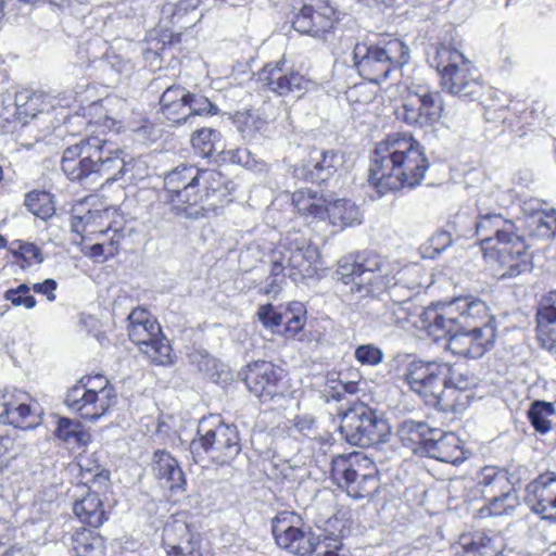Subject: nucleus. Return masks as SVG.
I'll use <instances>...</instances> for the list:
<instances>
[{"label":"nucleus","mask_w":556,"mask_h":556,"mask_svg":"<svg viewBox=\"0 0 556 556\" xmlns=\"http://www.w3.org/2000/svg\"><path fill=\"white\" fill-rule=\"evenodd\" d=\"M428 167L429 162L420 142L408 132H395L376 146L368 180L383 194L419 185Z\"/></svg>","instance_id":"nucleus-1"},{"label":"nucleus","mask_w":556,"mask_h":556,"mask_svg":"<svg viewBox=\"0 0 556 556\" xmlns=\"http://www.w3.org/2000/svg\"><path fill=\"white\" fill-rule=\"evenodd\" d=\"M62 169L71 180L101 177L105 182L123 177L129 181L139 180L148 174L144 161L127 159L124 150L98 136L66 148L62 156Z\"/></svg>","instance_id":"nucleus-2"},{"label":"nucleus","mask_w":556,"mask_h":556,"mask_svg":"<svg viewBox=\"0 0 556 556\" xmlns=\"http://www.w3.org/2000/svg\"><path fill=\"white\" fill-rule=\"evenodd\" d=\"M475 229L483 257L500 279L532 270V254L511 220L480 211Z\"/></svg>","instance_id":"nucleus-3"},{"label":"nucleus","mask_w":556,"mask_h":556,"mask_svg":"<svg viewBox=\"0 0 556 556\" xmlns=\"http://www.w3.org/2000/svg\"><path fill=\"white\" fill-rule=\"evenodd\" d=\"M223 184V175L216 169L179 165L164 178L165 200L177 214L195 219L228 201Z\"/></svg>","instance_id":"nucleus-4"},{"label":"nucleus","mask_w":556,"mask_h":556,"mask_svg":"<svg viewBox=\"0 0 556 556\" xmlns=\"http://www.w3.org/2000/svg\"><path fill=\"white\" fill-rule=\"evenodd\" d=\"M401 378L426 404L439 410L459 413L468 404L467 384L452 383V367L446 363L409 359Z\"/></svg>","instance_id":"nucleus-5"},{"label":"nucleus","mask_w":556,"mask_h":556,"mask_svg":"<svg viewBox=\"0 0 556 556\" xmlns=\"http://www.w3.org/2000/svg\"><path fill=\"white\" fill-rule=\"evenodd\" d=\"M402 273L400 265L387 257L369 253L357 260L342 257L337 274L340 280L350 286V291L359 298L375 296L396 283Z\"/></svg>","instance_id":"nucleus-6"},{"label":"nucleus","mask_w":556,"mask_h":556,"mask_svg":"<svg viewBox=\"0 0 556 556\" xmlns=\"http://www.w3.org/2000/svg\"><path fill=\"white\" fill-rule=\"evenodd\" d=\"M420 317L422 327L434 339H440V332L492 324L485 303L473 298L456 299L441 309L428 307Z\"/></svg>","instance_id":"nucleus-7"},{"label":"nucleus","mask_w":556,"mask_h":556,"mask_svg":"<svg viewBox=\"0 0 556 556\" xmlns=\"http://www.w3.org/2000/svg\"><path fill=\"white\" fill-rule=\"evenodd\" d=\"M408 60V47L395 37L384 38L375 46L357 43L354 48V64L359 74L376 84L386 80Z\"/></svg>","instance_id":"nucleus-8"},{"label":"nucleus","mask_w":556,"mask_h":556,"mask_svg":"<svg viewBox=\"0 0 556 556\" xmlns=\"http://www.w3.org/2000/svg\"><path fill=\"white\" fill-rule=\"evenodd\" d=\"M433 62L440 73L443 89L469 100L481 96L482 83L472 63L460 51L448 45H440Z\"/></svg>","instance_id":"nucleus-9"},{"label":"nucleus","mask_w":556,"mask_h":556,"mask_svg":"<svg viewBox=\"0 0 556 556\" xmlns=\"http://www.w3.org/2000/svg\"><path fill=\"white\" fill-rule=\"evenodd\" d=\"M117 394L115 388L102 375L84 376L65 397L66 406L88 420H98L115 406Z\"/></svg>","instance_id":"nucleus-10"},{"label":"nucleus","mask_w":556,"mask_h":556,"mask_svg":"<svg viewBox=\"0 0 556 556\" xmlns=\"http://www.w3.org/2000/svg\"><path fill=\"white\" fill-rule=\"evenodd\" d=\"M331 477L354 500L371 497L379 486L376 465L362 454L336 457Z\"/></svg>","instance_id":"nucleus-11"},{"label":"nucleus","mask_w":556,"mask_h":556,"mask_svg":"<svg viewBox=\"0 0 556 556\" xmlns=\"http://www.w3.org/2000/svg\"><path fill=\"white\" fill-rule=\"evenodd\" d=\"M442 112L443 102L440 92L432 91L421 84L403 85L401 104L394 109L399 121L407 126L419 128L434 125L441 118Z\"/></svg>","instance_id":"nucleus-12"},{"label":"nucleus","mask_w":556,"mask_h":556,"mask_svg":"<svg viewBox=\"0 0 556 556\" xmlns=\"http://www.w3.org/2000/svg\"><path fill=\"white\" fill-rule=\"evenodd\" d=\"M276 276L288 270L289 277L299 282L313 278L319 269V251L303 237H287L270 254Z\"/></svg>","instance_id":"nucleus-13"},{"label":"nucleus","mask_w":556,"mask_h":556,"mask_svg":"<svg viewBox=\"0 0 556 556\" xmlns=\"http://www.w3.org/2000/svg\"><path fill=\"white\" fill-rule=\"evenodd\" d=\"M128 336L152 363H173L169 342L162 336L159 323L147 309L138 307L131 311L128 316Z\"/></svg>","instance_id":"nucleus-14"},{"label":"nucleus","mask_w":556,"mask_h":556,"mask_svg":"<svg viewBox=\"0 0 556 556\" xmlns=\"http://www.w3.org/2000/svg\"><path fill=\"white\" fill-rule=\"evenodd\" d=\"M195 462L205 457L216 465L230 464L241 452L240 435L237 427L219 424L202 433L190 443Z\"/></svg>","instance_id":"nucleus-15"},{"label":"nucleus","mask_w":556,"mask_h":556,"mask_svg":"<svg viewBox=\"0 0 556 556\" xmlns=\"http://www.w3.org/2000/svg\"><path fill=\"white\" fill-rule=\"evenodd\" d=\"M339 429L352 445L379 444L390 434L389 424L363 404L343 413Z\"/></svg>","instance_id":"nucleus-16"},{"label":"nucleus","mask_w":556,"mask_h":556,"mask_svg":"<svg viewBox=\"0 0 556 556\" xmlns=\"http://www.w3.org/2000/svg\"><path fill=\"white\" fill-rule=\"evenodd\" d=\"M161 112L173 123L186 122L195 115H215L217 106L206 97L193 94L181 86L168 87L160 99Z\"/></svg>","instance_id":"nucleus-17"},{"label":"nucleus","mask_w":556,"mask_h":556,"mask_svg":"<svg viewBox=\"0 0 556 556\" xmlns=\"http://www.w3.org/2000/svg\"><path fill=\"white\" fill-rule=\"evenodd\" d=\"M257 79L263 87L278 96H303L314 90L317 84L300 72L286 66L285 58L265 64L257 73Z\"/></svg>","instance_id":"nucleus-18"},{"label":"nucleus","mask_w":556,"mask_h":556,"mask_svg":"<svg viewBox=\"0 0 556 556\" xmlns=\"http://www.w3.org/2000/svg\"><path fill=\"white\" fill-rule=\"evenodd\" d=\"M448 336L447 349L455 355L478 358L491 350L495 343L496 329L493 324L473 325L472 328L440 332V338Z\"/></svg>","instance_id":"nucleus-19"},{"label":"nucleus","mask_w":556,"mask_h":556,"mask_svg":"<svg viewBox=\"0 0 556 556\" xmlns=\"http://www.w3.org/2000/svg\"><path fill=\"white\" fill-rule=\"evenodd\" d=\"M200 0H177L162 8L161 27L164 29L162 41L170 46L181 41L182 29L197 25L203 17L199 11Z\"/></svg>","instance_id":"nucleus-20"},{"label":"nucleus","mask_w":556,"mask_h":556,"mask_svg":"<svg viewBox=\"0 0 556 556\" xmlns=\"http://www.w3.org/2000/svg\"><path fill=\"white\" fill-rule=\"evenodd\" d=\"M300 525L301 519L296 514L279 513L273 520V534L280 548L294 555L309 556L316 542L313 541L312 533L305 532Z\"/></svg>","instance_id":"nucleus-21"},{"label":"nucleus","mask_w":556,"mask_h":556,"mask_svg":"<svg viewBox=\"0 0 556 556\" xmlns=\"http://www.w3.org/2000/svg\"><path fill=\"white\" fill-rule=\"evenodd\" d=\"M244 381L249 390L263 402L283 396L288 392L283 369L270 362L257 361L249 365Z\"/></svg>","instance_id":"nucleus-22"},{"label":"nucleus","mask_w":556,"mask_h":556,"mask_svg":"<svg viewBox=\"0 0 556 556\" xmlns=\"http://www.w3.org/2000/svg\"><path fill=\"white\" fill-rule=\"evenodd\" d=\"M0 421L15 428L33 429L40 424V409L30 395L17 389H5L0 396Z\"/></svg>","instance_id":"nucleus-23"},{"label":"nucleus","mask_w":556,"mask_h":556,"mask_svg":"<svg viewBox=\"0 0 556 556\" xmlns=\"http://www.w3.org/2000/svg\"><path fill=\"white\" fill-rule=\"evenodd\" d=\"M526 502L542 519L556 522V473L545 472L526 488Z\"/></svg>","instance_id":"nucleus-24"},{"label":"nucleus","mask_w":556,"mask_h":556,"mask_svg":"<svg viewBox=\"0 0 556 556\" xmlns=\"http://www.w3.org/2000/svg\"><path fill=\"white\" fill-rule=\"evenodd\" d=\"M84 218L88 235L113 232L110 239L109 254L114 255L117 247L123 238L122 217L115 207H106L104 210L88 211L80 215Z\"/></svg>","instance_id":"nucleus-25"},{"label":"nucleus","mask_w":556,"mask_h":556,"mask_svg":"<svg viewBox=\"0 0 556 556\" xmlns=\"http://www.w3.org/2000/svg\"><path fill=\"white\" fill-rule=\"evenodd\" d=\"M164 544L170 549L168 556H202L198 535L181 520L167 522L163 529Z\"/></svg>","instance_id":"nucleus-26"},{"label":"nucleus","mask_w":556,"mask_h":556,"mask_svg":"<svg viewBox=\"0 0 556 556\" xmlns=\"http://www.w3.org/2000/svg\"><path fill=\"white\" fill-rule=\"evenodd\" d=\"M333 14L332 8L327 5L318 9H314L312 5H303L295 14L292 25L301 34L320 38L332 29L334 24Z\"/></svg>","instance_id":"nucleus-27"},{"label":"nucleus","mask_w":556,"mask_h":556,"mask_svg":"<svg viewBox=\"0 0 556 556\" xmlns=\"http://www.w3.org/2000/svg\"><path fill=\"white\" fill-rule=\"evenodd\" d=\"M425 453L431 458L450 464H458L466 458L460 439L453 432H443L440 429H433Z\"/></svg>","instance_id":"nucleus-28"},{"label":"nucleus","mask_w":556,"mask_h":556,"mask_svg":"<svg viewBox=\"0 0 556 556\" xmlns=\"http://www.w3.org/2000/svg\"><path fill=\"white\" fill-rule=\"evenodd\" d=\"M151 470L162 488L169 490H184L186 479L178 462L166 451L154 452Z\"/></svg>","instance_id":"nucleus-29"},{"label":"nucleus","mask_w":556,"mask_h":556,"mask_svg":"<svg viewBox=\"0 0 556 556\" xmlns=\"http://www.w3.org/2000/svg\"><path fill=\"white\" fill-rule=\"evenodd\" d=\"M536 320L538 338L542 346L556 353V295L552 292L542 299Z\"/></svg>","instance_id":"nucleus-30"},{"label":"nucleus","mask_w":556,"mask_h":556,"mask_svg":"<svg viewBox=\"0 0 556 556\" xmlns=\"http://www.w3.org/2000/svg\"><path fill=\"white\" fill-rule=\"evenodd\" d=\"M458 556H502L503 544L498 536H490L483 532L463 534L459 538Z\"/></svg>","instance_id":"nucleus-31"},{"label":"nucleus","mask_w":556,"mask_h":556,"mask_svg":"<svg viewBox=\"0 0 556 556\" xmlns=\"http://www.w3.org/2000/svg\"><path fill=\"white\" fill-rule=\"evenodd\" d=\"M90 114L96 117L94 124L110 130L121 128V116L126 110V101L117 96H109L90 105Z\"/></svg>","instance_id":"nucleus-32"},{"label":"nucleus","mask_w":556,"mask_h":556,"mask_svg":"<svg viewBox=\"0 0 556 556\" xmlns=\"http://www.w3.org/2000/svg\"><path fill=\"white\" fill-rule=\"evenodd\" d=\"M477 486L484 502L515 491L506 472L495 467H484L480 471Z\"/></svg>","instance_id":"nucleus-33"},{"label":"nucleus","mask_w":556,"mask_h":556,"mask_svg":"<svg viewBox=\"0 0 556 556\" xmlns=\"http://www.w3.org/2000/svg\"><path fill=\"white\" fill-rule=\"evenodd\" d=\"M292 202L299 214L312 219L326 218L330 201L312 189H300L292 194Z\"/></svg>","instance_id":"nucleus-34"},{"label":"nucleus","mask_w":556,"mask_h":556,"mask_svg":"<svg viewBox=\"0 0 556 556\" xmlns=\"http://www.w3.org/2000/svg\"><path fill=\"white\" fill-rule=\"evenodd\" d=\"M330 225L344 229L362 223L361 210L355 203L346 199L330 201L326 214Z\"/></svg>","instance_id":"nucleus-35"},{"label":"nucleus","mask_w":556,"mask_h":556,"mask_svg":"<svg viewBox=\"0 0 556 556\" xmlns=\"http://www.w3.org/2000/svg\"><path fill=\"white\" fill-rule=\"evenodd\" d=\"M73 510L81 522L93 528L100 527L105 520L103 504L96 491L88 492L83 498L76 501Z\"/></svg>","instance_id":"nucleus-36"},{"label":"nucleus","mask_w":556,"mask_h":556,"mask_svg":"<svg viewBox=\"0 0 556 556\" xmlns=\"http://www.w3.org/2000/svg\"><path fill=\"white\" fill-rule=\"evenodd\" d=\"M433 429L425 422H416L413 420L404 421L399 428V437L403 445L409 447L414 452L426 451L428 440Z\"/></svg>","instance_id":"nucleus-37"},{"label":"nucleus","mask_w":556,"mask_h":556,"mask_svg":"<svg viewBox=\"0 0 556 556\" xmlns=\"http://www.w3.org/2000/svg\"><path fill=\"white\" fill-rule=\"evenodd\" d=\"M526 227L531 237L551 239L556 233V211H538L526 219Z\"/></svg>","instance_id":"nucleus-38"},{"label":"nucleus","mask_w":556,"mask_h":556,"mask_svg":"<svg viewBox=\"0 0 556 556\" xmlns=\"http://www.w3.org/2000/svg\"><path fill=\"white\" fill-rule=\"evenodd\" d=\"M47 96L29 91H21L15 96V101L20 111L22 125L28 123L29 118L46 110Z\"/></svg>","instance_id":"nucleus-39"},{"label":"nucleus","mask_w":556,"mask_h":556,"mask_svg":"<svg viewBox=\"0 0 556 556\" xmlns=\"http://www.w3.org/2000/svg\"><path fill=\"white\" fill-rule=\"evenodd\" d=\"M191 143L194 150L203 157L224 150L219 132L212 128L197 130L191 137Z\"/></svg>","instance_id":"nucleus-40"},{"label":"nucleus","mask_w":556,"mask_h":556,"mask_svg":"<svg viewBox=\"0 0 556 556\" xmlns=\"http://www.w3.org/2000/svg\"><path fill=\"white\" fill-rule=\"evenodd\" d=\"M519 505V498L516 491L500 495L494 500L484 502V505L479 509L480 517L502 516L511 514Z\"/></svg>","instance_id":"nucleus-41"},{"label":"nucleus","mask_w":556,"mask_h":556,"mask_svg":"<svg viewBox=\"0 0 556 556\" xmlns=\"http://www.w3.org/2000/svg\"><path fill=\"white\" fill-rule=\"evenodd\" d=\"M77 466L80 469L85 484H90V488L106 485L109 473L102 470L98 462L91 459V456L79 455L77 457Z\"/></svg>","instance_id":"nucleus-42"},{"label":"nucleus","mask_w":556,"mask_h":556,"mask_svg":"<svg viewBox=\"0 0 556 556\" xmlns=\"http://www.w3.org/2000/svg\"><path fill=\"white\" fill-rule=\"evenodd\" d=\"M25 205L35 216L47 219L54 214L52 195L46 191H31L26 195Z\"/></svg>","instance_id":"nucleus-43"},{"label":"nucleus","mask_w":556,"mask_h":556,"mask_svg":"<svg viewBox=\"0 0 556 556\" xmlns=\"http://www.w3.org/2000/svg\"><path fill=\"white\" fill-rule=\"evenodd\" d=\"M55 434L59 439L73 445H83L88 441V433L83 430L80 422L68 418L59 419Z\"/></svg>","instance_id":"nucleus-44"},{"label":"nucleus","mask_w":556,"mask_h":556,"mask_svg":"<svg viewBox=\"0 0 556 556\" xmlns=\"http://www.w3.org/2000/svg\"><path fill=\"white\" fill-rule=\"evenodd\" d=\"M554 412V406L551 403L536 401L531 405L528 416L534 429L544 434L551 430V421L548 418Z\"/></svg>","instance_id":"nucleus-45"},{"label":"nucleus","mask_w":556,"mask_h":556,"mask_svg":"<svg viewBox=\"0 0 556 556\" xmlns=\"http://www.w3.org/2000/svg\"><path fill=\"white\" fill-rule=\"evenodd\" d=\"M18 124L22 121L15 99H4L0 104V131H14Z\"/></svg>","instance_id":"nucleus-46"},{"label":"nucleus","mask_w":556,"mask_h":556,"mask_svg":"<svg viewBox=\"0 0 556 556\" xmlns=\"http://www.w3.org/2000/svg\"><path fill=\"white\" fill-rule=\"evenodd\" d=\"M288 309L290 312H296L287 323L285 329V336L287 338H295L300 334L299 341H304L306 337V332L303 331V327L305 325V312L303 305L301 303H292L289 305Z\"/></svg>","instance_id":"nucleus-47"},{"label":"nucleus","mask_w":556,"mask_h":556,"mask_svg":"<svg viewBox=\"0 0 556 556\" xmlns=\"http://www.w3.org/2000/svg\"><path fill=\"white\" fill-rule=\"evenodd\" d=\"M4 298L14 306H23L27 309L34 308L37 303L30 294V286L27 283H21L16 288L7 290Z\"/></svg>","instance_id":"nucleus-48"},{"label":"nucleus","mask_w":556,"mask_h":556,"mask_svg":"<svg viewBox=\"0 0 556 556\" xmlns=\"http://www.w3.org/2000/svg\"><path fill=\"white\" fill-rule=\"evenodd\" d=\"M23 452V445L13 435L0 437V469Z\"/></svg>","instance_id":"nucleus-49"},{"label":"nucleus","mask_w":556,"mask_h":556,"mask_svg":"<svg viewBox=\"0 0 556 556\" xmlns=\"http://www.w3.org/2000/svg\"><path fill=\"white\" fill-rule=\"evenodd\" d=\"M354 357L362 365L377 366L383 362L384 354L374 344H362L355 349Z\"/></svg>","instance_id":"nucleus-50"},{"label":"nucleus","mask_w":556,"mask_h":556,"mask_svg":"<svg viewBox=\"0 0 556 556\" xmlns=\"http://www.w3.org/2000/svg\"><path fill=\"white\" fill-rule=\"evenodd\" d=\"M13 244V253L20 256L27 266L40 264L43 261L41 250L36 244L24 241H16Z\"/></svg>","instance_id":"nucleus-51"},{"label":"nucleus","mask_w":556,"mask_h":556,"mask_svg":"<svg viewBox=\"0 0 556 556\" xmlns=\"http://www.w3.org/2000/svg\"><path fill=\"white\" fill-rule=\"evenodd\" d=\"M98 543L92 532L86 529L77 531L73 536V549L76 556H88Z\"/></svg>","instance_id":"nucleus-52"},{"label":"nucleus","mask_w":556,"mask_h":556,"mask_svg":"<svg viewBox=\"0 0 556 556\" xmlns=\"http://www.w3.org/2000/svg\"><path fill=\"white\" fill-rule=\"evenodd\" d=\"M238 129L244 137H252L256 131H260L265 121L253 114L252 112L241 113L237 117Z\"/></svg>","instance_id":"nucleus-53"},{"label":"nucleus","mask_w":556,"mask_h":556,"mask_svg":"<svg viewBox=\"0 0 556 556\" xmlns=\"http://www.w3.org/2000/svg\"><path fill=\"white\" fill-rule=\"evenodd\" d=\"M452 244L451 233L440 231L433 235L426 243L425 252L429 257H435Z\"/></svg>","instance_id":"nucleus-54"},{"label":"nucleus","mask_w":556,"mask_h":556,"mask_svg":"<svg viewBox=\"0 0 556 556\" xmlns=\"http://www.w3.org/2000/svg\"><path fill=\"white\" fill-rule=\"evenodd\" d=\"M256 315L262 325L273 332L282 324V315L269 303L260 306Z\"/></svg>","instance_id":"nucleus-55"},{"label":"nucleus","mask_w":556,"mask_h":556,"mask_svg":"<svg viewBox=\"0 0 556 556\" xmlns=\"http://www.w3.org/2000/svg\"><path fill=\"white\" fill-rule=\"evenodd\" d=\"M346 98L352 104H366L374 100L375 91L369 84L362 83L349 88Z\"/></svg>","instance_id":"nucleus-56"},{"label":"nucleus","mask_w":556,"mask_h":556,"mask_svg":"<svg viewBox=\"0 0 556 556\" xmlns=\"http://www.w3.org/2000/svg\"><path fill=\"white\" fill-rule=\"evenodd\" d=\"M321 161H317L314 165L316 173H311L309 179L312 180H325L326 176L330 174V168L333 167V154L323 153Z\"/></svg>","instance_id":"nucleus-57"},{"label":"nucleus","mask_w":556,"mask_h":556,"mask_svg":"<svg viewBox=\"0 0 556 556\" xmlns=\"http://www.w3.org/2000/svg\"><path fill=\"white\" fill-rule=\"evenodd\" d=\"M309 556H346L340 552V548L336 544H331L326 539L317 541L315 548Z\"/></svg>","instance_id":"nucleus-58"},{"label":"nucleus","mask_w":556,"mask_h":556,"mask_svg":"<svg viewBox=\"0 0 556 556\" xmlns=\"http://www.w3.org/2000/svg\"><path fill=\"white\" fill-rule=\"evenodd\" d=\"M58 287V283L53 279H46L42 282L34 283L30 287V291L33 290L36 293L43 294L47 296L49 301L55 300L54 291Z\"/></svg>","instance_id":"nucleus-59"},{"label":"nucleus","mask_w":556,"mask_h":556,"mask_svg":"<svg viewBox=\"0 0 556 556\" xmlns=\"http://www.w3.org/2000/svg\"><path fill=\"white\" fill-rule=\"evenodd\" d=\"M283 279H285L283 271L281 274H279L278 276H276L274 273V264H271V278H270V281L263 289V292L267 295L276 296L277 294H279V292L282 289Z\"/></svg>","instance_id":"nucleus-60"},{"label":"nucleus","mask_w":556,"mask_h":556,"mask_svg":"<svg viewBox=\"0 0 556 556\" xmlns=\"http://www.w3.org/2000/svg\"><path fill=\"white\" fill-rule=\"evenodd\" d=\"M108 60L112 67L119 73L128 72L131 68L130 60L124 59L116 52L108 53Z\"/></svg>","instance_id":"nucleus-61"},{"label":"nucleus","mask_w":556,"mask_h":556,"mask_svg":"<svg viewBox=\"0 0 556 556\" xmlns=\"http://www.w3.org/2000/svg\"><path fill=\"white\" fill-rule=\"evenodd\" d=\"M235 157L237 159V161L239 163H241L244 166L250 167V168H255V169L261 170L265 166L264 164H261L258 166L257 161L254 159V156H252L251 152L247 149L238 150Z\"/></svg>","instance_id":"nucleus-62"},{"label":"nucleus","mask_w":556,"mask_h":556,"mask_svg":"<svg viewBox=\"0 0 556 556\" xmlns=\"http://www.w3.org/2000/svg\"><path fill=\"white\" fill-rule=\"evenodd\" d=\"M410 307L412 303L409 301H403L392 305L391 308L395 316L396 323H404L408 319Z\"/></svg>","instance_id":"nucleus-63"},{"label":"nucleus","mask_w":556,"mask_h":556,"mask_svg":"<svg viewBox=\"0 0 556 556\" xmlns=\"http://www.w3.org/2000/svg\"><path fill=\"white\" fill-rule=\"evenodd\" d=\"M294 427L299 432L307 433L314 427V419L311 416H301L294 420Z\"/></svg>","instance_id":"nucleus-64"}]
</instances>
